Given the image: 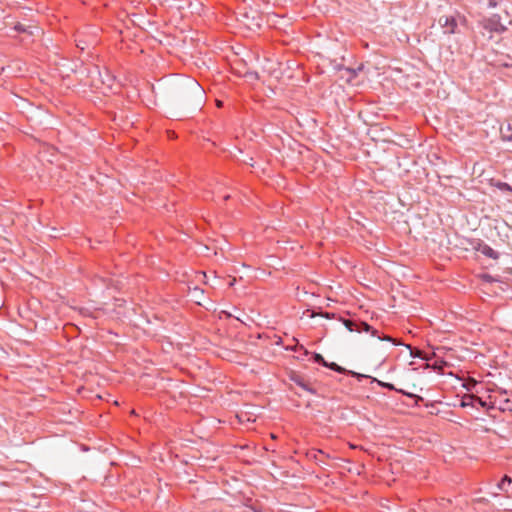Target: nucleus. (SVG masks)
<instances>
[{
	"instance_id": "5701e85b",
	"label": "nucleus",
	"mask_w": 512,
	"mask_h": 512,
	"mask_svg": "<svg viewBox=\"0 0 512 512\" xmlns=\"http://www.w3.org/2000/svg\"><path fill=\"white\" fill-rule=\"evenodd\" d=\"M475 401L478 402L482 407H486L487 406L486 401H483V400H481L478 397H475Z\"/></svg>"
},
{
	"instance_id": "9d476101",
	"label": "nucleus",
	"mask_w": 512,
	"mask_h": 512,
	"mask_svg": "<svg viewBox=\"0 0 512 512\" xmlns=\"http://www.w3.org/2000/svg\"><path fill=\"white\" fill-rule=\"evenodd\" d=\"M512 125L507 124L505 127L500 128L501 139L505 142H512Z\"/></svg>"
},
{
	"instance_id": "39448f33",
	"label": "nucleus",
	"mask_w": 512,
	"mask_h": 512,
	"mask_svg": "<svg viewBox=\"0 0 512 512\" xmlns=\"http://www.w3.org/2000/svg\"><path fill=\"white\" fill-rule=\"evenodd\" d=\"M474 249L488 258L497 260L499 258V253L495 251L492 247H490L485 242L478 240L477 245L474 246Z\"/></svg>"
},
{
	"instance_id": "f8f14e48",
	"label": "nucleus",
	"mask_w": 512,
	"mask_h": 512,
	"mask_svg": "<svg viewBox=\"0 0 512 512\" xmlns=\"http://www.w3.org/2000/svg\"><path fill=\"white\" fill-rule=\"evenodd\" d=\"M396 392L401 393L402 395H405V396H407V397H409L411 399H414L416 405H418V403L420 401H423V397L422 396H419V395L411 393V392H407V391H405L403 389H397Z\"/></svg>"
},
{
	"instance_id": "4468645a",
	"label": "nucleus",
	"mask_w": 512,
	"mask_h": 512,
	"mask_svg": "<svg viewBox=\"0 0 512 512\" xmlns=\"http://www.w3.org/2000/svg\"><path fill=\"white\" fill-rule=\"evenodd\" d=\"M372 381L376 382L380 387H382L384 389H387V390H390V391H397V389H398V388H396L394 386V384L389 383V382H383V381L378 380L376 378H373Z\"/></svg>"
},
{
	"instance_id": "b1692460",
	"label": "nucleus",
	"mask_w": 512,
	"mask_h": 512,
	"mask_svg": "<svg viewBox=\"0 0 512 512\" xmlns=\"http://www.w3.org/2000/svg\"><path fill=\"white\" fill-rule=\"evenodd\" d=\"M488 6L489 7H496L497 3L495 2V0H489Z\"/></svg>"
},
{
	"instance_id": "1a4fd4ad",
	"label": "nucleus",
	"mask_w": 512,
	"mask_h": 512,
	"mask_svg": "<svg viewBox=\"0 0 512 512\" xmlns=\"http://www.w3.org/2000/svg\"><path fill=\"white\" fill-rule=\"evenodd\" d=\"M316 316H321L323 318H326V319H332L335 317V314L334 313H330V312H323V311H320V312H316L315 310L313 309H306L304 312H303V317H308V318H315Z\"/></svg>"
},
{
	"instance_id": "f257e3e1",
	"label": "nucleus",
	"mask_w": 512,
	"mask_h": 512,
	"mask_svg": "<svg viewBox=\"0 0 512 512\" xmlns=\"http://www.w3.org/2000/svg\"><path fill=\"white\" fill-rule=\"evenodd\" d=\"M185 100L196 108H199L205 101V91L195 79H189L182 87Z\"/></svg>"
},
{
	"instance_id": "9b49d317",
	"label": "nucleus",
	"mask_w": 512,
	"mask_h": 512,
	"mask_svg": "<svg viewBox=\"0 0 512 512\" xmlns=\"http://www.w3.org/2000/svg\"><path fill=\"white\" fill-rule=\"evenodd\" d=\"M512 478L508 475H504L501 481L497 484V489L503 492H508L507 486L511 485Z\"/></svg>"
},
{
	"instance_id": "a211bd4d",
	"label": "nucleus",
	"mask_w": 512,
	"mask_h": 512,
	"mask_svg": "<svg viewBox=\"0 0 512 512\" xmlns=\"http://www.w3.org/2000/svg\"><path fill=\"white\" fill-rule=\"evenodd\" d=\"M29 27L21 24V23H17L14 25L13 27V30L16 31L17 33H30L32 34L31 31H28Z\"/></svg>"
},
{
	"instance_id": "aec40b11",
	"label": "nucleus",
	"mask_w": 512,
	"mask_h": 512,
	"mask_svg": "<svg viewBox=\"0 0 512 512\" xmlns=\"http://www.w3.org/2000/svg\"><path fill=\"white\" fill-rule=\"evenodd\" d=\"M347 374L357 378L358 380H361L363 378H367L368 376L367 375H364V374H361V373H358V372H355V371H347L346 372Z\"/></svg>"
},
{
	"instance_id": "393cba45",
	"label": "nucleus",
	"mask_w": 512,
	"mask_h": 512,
	"mask_svg": "<svg viewBox=\"0 0 512 512\" xmlns=\"http://www.w3.org/2000/svg\"><path fill=\"white\" fill-rule=\"evenodd\" d=\"M347 71L350 72L352 76H356V70L348 68Z\"/></svg>"
},
{
	"instance_id": "0eeeda50",
	"label": "nucleus",
	"mask_w": 512,
	"mask_h": 512,
	"mask_svg": "<svg viewBox=\"0 0 512 512\" xmlns=\"http://www.w3.org/2000/svg\"><path fill=\"white\" fill-rule=\"evenodd\" d=\"M496 406L502 412H505V411L511 412L512 411V402L508 398H505V399L495 398L494 401L492 402V405L489 406L488 408H495Z\"/></svg>"
},
{
	"instance_id": "7ed1b4c3",
	"label": "nucleus",
	"mask_w": 512,
	"mask_h": 512,
	"mask_svg": "<svg viewBox=\"0 0 512 512\" xmlns=\"http://www.w3.org/2000/svg\"><path fill=\"white\" fill-rule=\"evenodd\" d=\"M482 26L489 32L502 34L507 30V27L501 23V17L498 14H493L491 17L483 19Z\"/></svg>"
},
{
	"instance_id": "f3484780",
	"label": "nucleus",
	"mask_w": 512,
	"mask_h": 512,
	"mask_svg": "<svg viewBox=\"0 0 512 512\" xmlns=\"http://www.w3.org/2000/svg\"><path fill=\"white\" fill-rule=\"evenodd\" d=\"M475 401V397L472 396V395H467L465 396L462 401H461V406L462 407H467V406H473V402Z\"/></svg>"
},
{
	"instance_id": "cd10ccee",
	"label": "nucleus",
	"mask_w": 512,
	"mask_h": 512,
	"mask_svg": "<svg viewBox=\"0 0 512 512\" xmlns=\"http://www.w3.org/2000/svg\"><path fill=\"white\" fill-rule=\"evenodd\" d=\"M229 199V195L224 196V200Z\"/></svg>"
},
{
	"instance_id": "6ab92c4d",
	"label": "nucleus",
	"mask_w": 512,
	"mask_h": 512,
	"mask_svg": "<svg viewBox=\"0 0 512 512\" xmlns=\"http://www.w3.org/2000/svg\"><path fill=\"white\" fill-rule=\"evenodd\" d=\"M192 296L196 299H199L204 294V290L200 287H194L192 290Z\"/></svg>"
},
{
	"instance_id": "4be33fe9",
	"label": "nucleus",
	"mask_w": 512,
	"mask_h": 512,
	"mask_svg": "<svg viewBox=\"0 0 512 512\" xmlns=\"http://www.w3.org/2000/svg\"><path fill=\"white\" fill-rule=\"evenodd\" d=\"M406 347L410 350L411 357H413V358L419 357L418 353L414 352L412 350L411 346L407 345Z\"/></svg>"
},
{
	"instance_id": "f03ea898",
	"label": "nucleus",
	"mask_w": 512,
	"mask_h": 512,
	"mask_svg": "<svg viewBox=\"0 0 512 512\" xmlns=\"http://www.w3.org/2000/svg\"><path fill=\"white\" fill-rule=\"evenodd\" d=\"M339 320L343 323V325L346 327V329L350 332L370 333L372 336L377 337L381 341H390L394 345H399V343L394 342L390 336H380L378 334V331L376 329H374L371 325H369L367 322L359 321V320H355V319H346V318H342V317H340Z\"/></svg>"
},
{
	"instance_id": "dca6fc26",
	"label": "nucleus",
	"mask_w": 512,
	"mask_h": 512,
	"mask_svg": "<svg viewBox=\"0 0 512 512\" xmlns=\"http://www.w3.org/2000/svg\"><path fill=\"white\" fill-rule=\"evenodd\" d=\"M312 361L314 363H317V364L322 365L324 367H325V365H327V361L324 359V357L320 353H317V352H314L312 354Z\"/></svg>"
},
{
	"instance_id": "423d86ee",
	"label": "nucleus",
	"mask_w": 512,
	"mask_h": 512,
	"mask_svg": "<svg viewBox=\"0 0 512 512\" xmlns=\"http://www.w3.org/2000/svg\"><path fill=\"white\" fill-rule=\"evenodd\" d=\"M290 380L294 382L296 385H298L303 390L311 393V394H317L316 390L311 386V384L304 379L303 376L293 373L290 375Z\"/></svg>"
},
{
	"instance_id": "a878e982",
	"label": "nucleus",
	"mask_w": 512,
	"mask_h": 512,
	"mask_svg": "<svg viewBox=\"0 0 512 512\" xmlns=\"http://www.w3.org/2000/svg\"><path fill=\"white\" fill-rule=\"evenodd\" d=\"M77 46H78L79 48H81V50H84V46H80V43H79V44H77Z\"/></svg>"
},
{
	"instance_id": "2eb2a0df",
	"label": "nucleus",
	"mask_w": 512,
	"mask_h": 512,
	"mask_svg": "<svg viewBox=\"0 0 512 512\" xmlns=\"http://www.w3.org/2000/svg\"><path fill=\"white\" fill-rule=\"evenodd\" d=\"M493 186L496 187L497 189L501 190V191L512 192V187L508 183H506V182L496 181V182L493 183Z\"/></svg>"
},
{
	"instance_id": "6e6552de",
	"label": "nucleus",
	"mask_w": 512,
	"mask_h": 512,
	"mask_svg": "<svg viewBox=\"0 0 512 512\" xmlns=\"http://www.w3.org/2000/svg\"><path fill=\"white\" fill-rule=\"evenodd\" d=\"M310 460L315 461L318 465H326L323 458H329L328 454H325L322 450H312L307 454Z\"/></svg>"
},
{
	"instance_id": "ddd939ff",
	"label": "nucleus",
	"mask_w": 512,
	"mask_h": 512,
	"mask_svg": "<svg viewBox=\"0 0 512 512\" xmlns=\"http://www.w3.org/2000/svg\"><path fill=\"white\" fill-rule=\"evenodd\" d=\"M325 367L340 374H345L347 372V370L344 367L338 365L335 362H327V365H325Z\"/></svg>"
},
{
	"instance_id": "412c9836",
	"label": "nucleus",
	"mask_w": 512,
	"mask_h": 512,
	"mask_svg": "<svg viewBox=\"0 0 512 512\" xmlns=\"http://www.w3.org/2000/svg\"><path fill=\"white\" fill-rule=\"evenodd\" d=\"M247 76L250 79H258V73L257 72H247Z\"/></svg>"
},
{
	"instance_id": "bb28decb",
	"label": "nucleus",
	"mask_w": 512,
	"mask_h": 512,
	"mask_svg": "<svg viewBox=\"0 0 512 512\" xmlns=\"http://www.w3.org/2000/svg\"><path fill=\"white\" fill-rule=\"evenodd\" d=\"M114 77H109L108 81H113Z\"/></svg>"
},
{
	"instance_id": "20e7f679",
	"label": "nucleus",
	"mask_w": 512,
	"mask_h": 512,
	"mask_svg": "<svg viewBox=\"0 0 512 512\" xmlns=\"http://www.w3.org/2000/svg\"><path fill=\"white\" fill-rule=\"evenodd\" d=\"M438 22L442 28H445L444 33L454 34L456 32L457 21L454 16H441Z\"/></svg>"
}]
</instances>
